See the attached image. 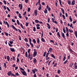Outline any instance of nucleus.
Masks as SVG:
<instances>
[{"instance_id": "1", "label": "nucleus", "mask_w": 77, "mask_h": 77, "mask_svg": "<svg viewBox=\"0 0 77 77\" xmlns=\"http://www.w3.org/2000/svg\"><path fill=\"white\" fill-rule=\"evenodd\" d=\"M29 44L31 47L33 48V45L32 43V39L30 38H29Z\"/></svg>"}, {"instance_id": "2", "label": "nucleus", "mask_w": 77, "mask_h": 77, "mask_svg": "<svg viewBox=\"0 0 77 77\" xmlns=\"http://www.w3.org/2000/svg\"><path fill=\"white\" fill-rule=\"evenodd\" d=\"M69 49H68V50H69V51H70V52L71 53H72V54L74 55V54L72 53V52L75 53V52H74V51L72 50V49H71V48H70V47H69Z\"/></svg>"}, {"instance_id": "3", "label": "nucleus", "mask_w": 77, "mask_h": 77, "mask_svg": "<svg viewBox=\"0 0 77 77\" xmlns=\"http://www.w3.org/2000/svg\"><path fill=\"white\" fill-rule=\"evenodd\" d=\"M55 20H56V19H54V18H52V20L53 23H55V24H57V22L56 21H55Z\"/></svg>"}, {"instance_id": "4", "label": "nucleus", "mask_w": 77, "mask_h": 77, "mask_svg": "<svg viewBox=\"0 0 77 77\" xmlns=\"http://www.w3.org/2000/svg\"><path fill=\"white\" fill-rule=\"evenodd\" d=\"M61 35L63 37V38L64 39H66V37H65V34H64V33H63V32H61Z\"/></svg>"}, {"instance_id": "5", "label": "nucleus", "mask_w": 77, "mask_h": 77, "mask_svg": "<svg viewBox=\"0 0 77 77\" xmlns=\"http://www.w3.org/2000/svg\"><path fill=\"white\" fill-rule=\"evenodd\" d=\"M21 72L22 73V74H23V75H26V76H27V73L25 71H21Z\"/></svg>"}, {"instance_id": "6", "label": "nucleus", "mask_w": 77, "mask_h": 77, "mask_svg": "<svg viewBox=\"0 0 77 77\" xmlns=\"http://www.w3.org/2000/svg\"><path fill=\"white\" fill-rule=\"evenodd\" d=\"M4 24H6L8 28H9V23H8V22L6 21V22H5V20H4Z\"/></svg>"}, {"instance_id": "7", "label": "nucleus", "mask_w": 77, "mask_h": 77, "mask_svg": "<svg viewBox=\"0 0 77 77\" xmlns=\"http://www.w3.org/2000/svg\"><path fill=\"white\" fill-rule=\"evenodd\" d=\"M19 8H20V10H21L22 9H23V4L22 3L21 4H19Z\"/></svg>"}, {"instance_id": "8", "label": "nucleus", "mask_w": 77, "mask_h": 77, "mask_svg": "<svg viewBox=\"0 0 77 77\" xmlns=\"http://www.w3.org/2000/svg\"><path fill=\"white\" fill-rule=\"evenodd\" d=\"M33 63L35 64L36 63H37V60H36V59L35 58H34Z\"/></svg>"}, {"instance_id": "9", "label": "nucleus", "mask_w": 77, "mask_h": 77, "mask_svg": "<svg viewBox=\"0 0 77 77\" xmlns=\"http://www.w3.org/2000/svg\"><path fill=\"white\" fill-rule=\"evenodd\" d=\"M10 50L11 51H12V52H15V49L14 48H10Z\"/></svg>"}, {"instance_id": "10", "label": "nucleus", "mask_w": 77, "mask_h": 77, "mask_svg": "<svg viewBox=\"0 0 77 77\" xmlns=\"http://www.w3.org/2000/svg\"><path fill=\"white\" fill-rule=\"evenodd\" d=\"M37 52H34V54H33V57H35V56L37 55Z\"/></svg>"}, {"instance_id": "11", "label": "nucleus", "mask_w": 77, "mask_h": 77, "mask_svg": "<svg viewBox=\"0 0 77 77\" xmlns=\"http://www.w3.org/2000/svg\"><path fill=\"white\" fill-rule=\"evenodd\" d=\"M7 64V61H5V63H4V67L5 68H7V66H6Z\"/></svg>"}, {"instance_id": "12", "label": "nucleus", "mask_w": 77, "mask_h": 77, "mask_svg": "<svg viewBox=\"0 0 77 77\" xmlns=\"http://www.w3.org/2000/svg\"><path fill=\"white\" fill-rule=\"evenodd\" d=\"M75 5V0H73L72 2V5Z\"/></svg>"}, {"instance_id": "13", "label": "nucleus", "mask_w": 77, "mask_h": 77, "mask_svg": "<svg viewBox=\"0 0 77 77\" xmlns=\"http://www.w3.org/2000/svg\"><path fill=\"white\" fill-rule=\"evenodd\" d=\"M11 71H10L8 72L7 73V74L8 76H10V75H11Z\"/></svg>"}, {"instance_id": "14", "label": "nucleus", "mask_w": 77, "mask_h": 77, "mask_svg": "<svg viewBox=\"0 0 77 77\" xmlns=\"http://www.w3.org/2000/svg\"><path fill=\"white\" fill-rule=\"evenodd\" d=\"M37 42L38 44H40V40H39V38H37Z\"/></svg>"}, {"instance_id": "15", "label": "nucleus", "mask_w": 77, "mask_h": 77, "mask_svg": "<svg viewBox=\"0 0 77 77\" xmlns=\"http://www.w3.org/2000/svg\"><path fill=\"white\" fill-rule=\"evenodd\" d=\"M32 72H31V74H33V73H34V74H35V73L36 72H35V70L34 69H32Z\"/></svg>"}, {"instance_id": "16", "label": "nucleus", "mask_w": 77, "mask_h": 77, "mask_svg": "<svg viewBox=\"0 0 77 77\" xmlns=\"http://www.w3.org/2000/svg\"><path fill=\"white\" fill-rule=\"evenodd\" d=\"M50 55H49L48 57H46V60H48V59H50Z\"/></svg>"}, {"instance_id": "17", "label": "nucleus", "mask_w": 77, "mask_h": 77, "mask_svg": "<svg viewBox=\"0 0 77 77\" xmlns=\"http://www.w3.org/2000/svg\"><path fill=\"white\" fill-rule=\"evenodd\" d=\"M63 61H65V59H66V54H64V56H63Z\"/></svg>"}, {"instance_id": "18", "label": "nucleus", "mask_w": 77, "mask_h": 77, "mask_svg": "<svg viewBox=\"0 0 77 77\" xmlns=\"http://www.w3.org/2000/svg\"><path fill=\"white\" fill-rule=\"evenodd\" d=\"M41 40L42 42H45V40L44 39V38H41Z\"/></svg>"}, {"instance_id": "19", "label": "nucleus", "mask_w": 77, "mask_h": 77, "mask_svg": "<svg viewBox=\"0 0 77 77\" xmlns=\"http://www.w3.org/2000/svg\"><path fill=\"white\" fill-rule=\"evenodd\" d=\"M39 22V21L38 20H35V23H37V24Z\"/></svg>"}, {"instance_id": "20", "label": "nucleus", "mask_w": 77, "mask_h": 77, "mask_svg": "<svg viewBox=\"0 0 77 77\" xmlns=\"http://www.w3.org/2000/svg\"><path fill=\"white\" fill-rule=\"evenodd\" d=\"M51 57H53L54 59H55V56L54 55V54H51Z\"/></svg>"}, {"instance_id": "21", "label": "nucleus", "mask_w": 77, "mask_h": 77, "mask_svg": "<svg viewBox=\"0 0 77 77\" xmlns=\"http://www.w3.org/2000/svg\"><path fill=\"white\" fill-rule=\"evenodd\" d=\"M32 42H33L34 44H36V40L35 39H33L32 41Z\"/></svg>"}, {"instance_id": "22", "label": "nucleus", "mask_w": 77, "mask_h": 77, "mask_svg": "<svg viewBox=\"0 0 77 77\" xmlns=\"http://www.w3.org/2000/svg\"><path fill=\"white\" fill-rule=\"evenodd\" d=\"M47 25L48 26V29H50V28H51V27H50V25L48 23L47 24Z\"/></svg>"}, {"instance_id": "23", "label": "nucleus", "mask_w": 77, "mask_h": 77, "mask_svg": "<svg viewBox=\"0 0 77 77\" xmlns=\"http://www.w3.org/2000/svg\"><path fill=\"white\" fill-rule=\"evenodd\" d=\"M7 59L8 60V61L10 60V57H9V56H7Z\"/></svg>"}, {"instance_id": "24", "label": "nucleus", "mask_w": 77, "mask_h": 77, "mask_svg": "<svg viewBox=\"0 0 77 77\" xmlns=\"http://www.w3.org/2000/svg\"><path fill=\"white\" fill-rule=\"evenodd\" d=\"M49 50L50 51V53H51V51H53V48H49Z\"/></svg>"}, {"instance_id": "25", "label": "nucleus", "mask_w": 77, "mask_h": 77, "mask_svg": "<svg viewBox=\"0 0 77 77\" xmlns=\"http://www.w3.org/2000/svg\"><path fill=\"white\" fill-rule=\"evenodd\" d=\"M45 10L44 11V13L46 14H47V12H48L47 10L46 9H45Z\"/></svg>"}, {"instance_id": "26", "label": "nucleus", "mask_w": 77, "mask_h": 77, "mask_svg": "<svg viewBox=\"0 0 77 77\" xmlns=\"http://www.w3.org/2000/svg\"><path fill=\"white\" fill-rule=\"evenodd\" d=\"M63 31L64 33H66V30H65V27H63Z\"/></svg>"}, {"instance_id": "27", "label": "nucleus", "mask_w": 77, "mask_h": 77, "mask_svg": "<svg viewBox=\"0 0 77 77\" xmlns=\"http://www.w3.org/2000/svg\"><path fill=\"white\" fill-rule=\"evenodd\" d=\"M38 45H37L36 46V47L37 48V49H38V48H39V47H40V45L39 44H38Z\"/></svg>"}, {"instance_id": "28", "label": "nucleus", "mask_w": 77, "mask_h": 77, "mask_svg": "<svg viewBox=\"0 0 77 77\" xmlns=\"http://www.w3.org/2000/svg\"><path fill=\"white\" fill-rule=\"evenodd\" d=\"M73 67L74 68V69H77V66L74 65L73 66Z\"/></svg>"}, {"instance_id": "29", "label": "nucleus", "mask_w": 77, "mask_h": 77, "mask_svg": "<svg viewBox=\"0 0 77 77\" xmlns=\"http://www.w3.org/2000/svg\"><path fill=\"white\" fill-rule=\"evenodd\" d=\"M66 31L67 33H69V31L68 30V27H66Z\"/></svg>"}, {"instance_id": "30", "label": "nucleus", "mask_w": 77, "mask_h": 77, "mask_svg": "<svg viewBox=\"0 0 77 77\" xmlns=\"http://www.w3.org/2000/svg\"><path fill=\"white\" fill-rule=\"evenodd\" d=\"M69 19L71 23L72 21V18H71V16H70Z\"/></svg>"}, {"instance_id": "31", "label": "nucleus", "mask_w": 77, "mask_h": 77, "mask_svg": "<svg viewBox=\"0 0 77 77\" xmlns=\"http://www.w3.org/2000/svg\"><path fill=\"white\" fill-rule=\"evenodd\" d=\"M57 35L59 36V38L60 37V33H59V32H58Z\"/></svg>"}, {"instance_id": "32", "label": "nucleus", "mask_w": 77, "mask_h": 77, "mask_svg": "<svg viewBox=\"0 0 77 77\" xmlns=\"http://www.w3.org/2000/svg\"><path fill=\"white\" fill-rule=\"evenodd\" d=\"M24 41H25L26 42H28L29 40H28L27 38H25L24 39Z\"/></svg>"}, {"instance_id": "33", "label": "nucleus", "mask_w": 77, "mask_h": 77, "mask_svg": "<svg viewBox=\"0 0 77 77\" xmlns=\"http://www.w3.org/2000/svg\"><path fill=\"white\" fill-rule=\"evenodd\" d=\"M72 66H73V63H70V64H69V66H70V67H72Z\"/></svg>"}, {"instance_id": "34", "label": "nucleus", "mask_w": 77, "mask_h": 77, "mask_svg": "<svg viewBox=\"0 0 77 77\" xmlns=\"http://www.w3.org/2000/svg\"><path fill=\"white\" fill-rule=\"evenodd\" d=\"M11 75V76H14V77H16L15 75V74H14L12 73L11 74V75Z\"/></svg>"}, {"instance_id": "35", "label": "nucleus", "mask_w": 77, "mask_h": 77, "mask_svg": "<svg viewBox=\"0 0 77 77\" xmlns=\"http://www.w3.org/2000/svg\"><path fill=\"white\" fill-rule=\"evenodd\" d=\"M13 60H14V61H15V57H13V59H12Z\"/></svg>"}, {"instance_id": "36", "label": "nucleus", "mask_w": 77, "mask_h": 77, "mask_svg": "<svg viewBox=\"0 0 77 77\" xmlns=\"http://www.w3.org/2000/svg\"><path fill=\"white\" fill-rule=\"evenodd\" d=\"M25 56L26 57H28V56H27V52H26Z\"/></svg>"}, {"instance_id": "37", "label": "nucleus", "mask_w": 77, "mask_h": 77, "mask_svg": "<svg viewBox=\"0 0 77 77\" xmlns=\"http://www.w3.org/2000/svg\"><path fill=\"white\" fill-rule=\"evenodd\" d=\"M19 17L20 18H22V16H21V14L20 13L19 14Z\"/></svg>"}, {"instance_id": "38", "label": "nucleus", "mask_w": 77, "mask_h": 77, "mask_svg": "<svg viewBox=\"0 0 77 77\" xmlns=\"http://www.w3.org/2000/svg\"><path fill=\"white\" fill-rule=\"evenodd\" d=\"M20 25L21 28L23 29H24V27H23V24H22V23H20Z\"/></svg>"}, {"instance_id": "39", "label": "nucleus", "mask_w": 77, "mask_h": 77, "mask_svg": "<svg viewBox=\"0 0 77 77\" xmlns=\"http://www.w3.org/2000/svg\"><path fill=\"white\" fill-rule=\"evenodd\" d=\"M5 35L6 36H9V35H8V33L7 32H5Z\"/></svg>"}, {"instance_id": "40", "label": "nucleus", "mask_w": 77, "mask_h": 77, "mask_svg": "<svg viewBox=\"0 0 77 77\" xmlns=\"http://www.w3.org/2000/svg\"><path fill=\"white\" fill-rule=\"evenodd\" d=\"M60 70L59 69L57 71V73L58 74H60Z\"/></svg>"}, {"instance_id": "41", "label": "nucleus", "mask_w": 77, "mask_h": 77, "mask_svg": "<svg viewBox=\"0 0 77 77\" xmlns=\"http://www.w3.org/2000/svg\"><path fill=\"white\" fill-rule=\"evenodd\" d=\"M69 31L70 33H72L73 32V31L72 30H71V29H69Z\"/></svg>"}, {"instance_id": "42", "label": "nucleus", "mask_w": 77, "mask_h": 77, "mask_svg": "<svg viewBox=\"0 0 77 77\" xmlns=\"http://www.w3.org/2000/svg\"><path fill=\"white\" fill-rule=\"evenodd\" d=\"M35 72H38V69H36V68H35L34 69Z\"/></svg>"}, {"instance_id": "43", "label": "nucleus", "mask_w": 77, "mask_h": 77, "mask_svg": "<svg viewBox=\"0 0 77 77\" xmlns=\"http://www.w3.org/2000/svg\"><path fill=\"white\" fill-rule=\"evenodd\" d=\"M7 10L11 12V10L9 9V8L8 7H7Z\"/></svg>"}, {"instance_id": "44", "label": "nucleus", "mask_w": 77, "mask_h": 77, "mask_svg": "<svg viewBox=\"0 0 77 77\" xmlns=\"http://www.w3.org/2000/svg\"><path fill=\"white\" fill-rule=\"evenodd\" d=\"M68 3L69 5H71V0L68 1Z\"/></svg>"}, {"instance_id": "45", "label": "nucleus", "mask_w": 77, "mask_h": 77, "mask_svg": "<svg viewBox=\"0 0 77 77\" xmlns=\"http://www.w3.org/2000/svg\"><path fill=\"white\" fill-rule=\"evenodd\" d=\"M17 23L18 25H20V23L19 22V20H17Z\"/></svg>"}, {"instance_id": "46", "label": "nucleus", "mask_w": 77, "mask_h": 77, "mask_svg": "<svg viewBox=\"0 0 77 77\" xmlns=\"http://www.w3.org/2000/svg\"><path fill=\"white\" fill-rule=\"evenodd\" d=\"M70 57V55H69V56H68L67 57V59H68V60H69V59H70V58H71Z\"/></svg>"}, {"instance_id": "47", "label": "nucleus", "mask_w": 77, "mask_h": 77, "mask_svg": "<svg viewBox=\"0 0 77 77\" xmlns=\"http://www.w3.org/2000/svg\"><path fill=\"white\" fill-rule=\"evenodd\" d=\"M29 0H25V2L26 3H27L29 2Z\"/></svg>"}, {"instance_id": "48", "label": "nucleus", "mask_w": 77, "mask_h": 77, "mask_svg": "<svg viewBox=\"0 0 77 77\" xmlns=\"http://www.w3.org/2000/svg\"><path fill=\"white\" fill-rule=\"evenodd\" d=\"M33 30L34 32H36V28L35 27H33Z\"/></svg>"}, {"instance_id": "49", "label": "nucleus", "mask_w": 77, "mask_h": 77, "mask_svg": "<svg viewBox=\"0 0 77 77\" xmlns=\"http://www.w3.org/2000/svg\"><path fill=\"white\" fill-rule=\"evenodd\" d=\"M29 23H28L27 22H26V27H27V26H29Z\"/></svg>"}, {"instance_id": "50", "label": "nucleus", "mask_w": 77, "mask_h": 77, "mask_svg": "<svg viewBox=\"0 0 77 77\" xmlns=\"http://www.w3.org/2000/svg\"><path fill=\"white\" fill-rule=\"evenodd\" d=\"M45 55H46V51H45L44 52L43 54V57H45Z\"/></svg>"}, {"instance_id": "51", "label": "nucleus", "mask_w": 77, "mask_h": 77, "mask_svg": "<svg viewBox=\"0 0 77 77\" xmlns=\"http://www.w3.org/2000/svg\"><path fill=\"white\" fill-rule=\"evenodd\" d=\"M9 43L11 44H12L14 43V42L12 41H9Z\"/></svg>"}, {"instance_id": "52", "label": "nucleus", "mask_w": 77, "mask_h": 77, "mask_svg": "<svg viewBox=\"0 0 77 77\" xmlns=\"http://www.w3.org/2000/svg\"><path fill=\"white\" fill-rule=\"evenodd\" d=\"M57 65V63H55L54 65V67H56Z\"/></svg>"}, {"instance_id": "53", "label": "nucleus", "mask_w": 77, "mask_h": 77, "mask_svg": "<svg viewBox=\"0 0 77 77\" xmlns=\"http://www.w3.org/2000/svg\"><path fill=\"white\" fill-rule=\"evenodd\" d=\"M11 26H12V28L13 29H15L16 28H15V27L14 26H13V25H11Z\"/></svg>"}, {"instance_id": "54", "label": "nucleus", "mask_w": 77, "mask_h": 77, "mask_svg": "<svg viewBox=\"0 0 77 77\" xmlns=\"http://www.w3.org/2000/svg\"><path fill=\"white\" fill-rule=\"evenodd\" d=\"M3 2H4L5 5H6L7 4V3H6V1L5 0H4L3 1Z\"/></svg>"}, {"instance_id": "55", "label": "nucleus", "mask_w": 77, "mask_h": 77, "mask_svg": "<svg viewBox=\"0 0 77 77\" xmlns=\"http://www.w3.org/2000/svg\"><path fill=\"white\" fill-rule=\"evenodd\" d=\"M67 62H68V60H66V61L63 63V64H66Z\"/></svg>"}, {"instance_id": "56", "label": "nucleus", "mask_w": 77, "mask_h": 77, "mask_svg": "<svg viewBox=\"0 0 77 77\" xmlns=\"http://www.w3.org/2000/svg\"><path fill=\"white\" fill-rule=\"evenodd\" d=\"M66 36L69 37V32H67L66 34Z\"/></svg>"}, {"instance_id": "57", "label": "nucleus", "mask_w": 77, "mask_h": 77, "mask_svg": "<svg viewBox=\"0 0 77 77\" xmlns=\"http://www.w3.org/2000/svg\"><path fill=\"white\" fill-rule=\"evenodd\" d=\"M19 61H20L19 58H17V63H18V62H19Z\"/></svg>"}, {"instance_id": "58", "label": "nucleus", "mask_w": 77, "mask_h": 77, "mask_svg": "<svg viewBox=\"0 0 77 77\" xmlns=\"http://www.w3.org/2000/svg\"><path fill=\"white\" fill-rule=\"evenodd\" d=\"M48 55H49V53H47L46 55V57H48Z\"/></svg>"}, {"instance_id": "59", "label": "nucleus", "mask_w": 77, "mask_h": 77, "mask_svg": "<svg viewBox=\"0 0 77 77\" xmlns=\"http://www.w3.org/2000/svg\"><path fill=\"white\" fill-rule=\"evenodd\" d=\"M8 45L10 47H12V46H14V45L10 44L9 42H8Z\"/></svg>"}, {"instance_id": "60", "label": "nucleus", "mask_w": 77, "mask_h": 77, "mask_svg": "<svg viewBox=\"0 0 77 77\" xmlns=\"http://www.w3.org/2000/svg\"><path fill=\"white\" fill-rule=\"evenodd\" d=\"M63 16V19H64V20H65V15L63 14L62 15Z\"/></svg>"}, {"instance_id": "61", "label": "nucleus", "mask_w": 77, "mask_h": 77, "mask_svg": "<svg viewBox=\"0 0 77 77\" xmlns=\"http://www.w3.org/2000/svg\"><path fill=\"white\" fill-rule=\"evenodd\" d=\"M19 75V74H18V72H17L16 73H15V75L16 76H18Z\"/></svg>"}, {"instance_id": "62", "label": "nucleus", "mask_w": 77, "mask_h": 77, "mask_svg": "<svg viewBox=\"0 0 77 77\" xmlns=\"http://www.w3.org/2000/svg\"><path fill=\"white\" fill-rule=\"evenodd\" d=\"M26 44L28 47H30V45H29L28 43H26Z\"/></svg>"}, {"instance_id": "63", "label": "nucleus", "mask_w": 77, "mask_h": 77, "mask_svg": "<svg viewBox=\"0 0 77 77\" xmlns=\"http://www.w3.org/2000/svg\"><path fill=\"white\" fill-rule=\"evenodd\" d=\"M31 9H30V8H29L28 9V12H30Z\"/></svg>"}, {"instance_id": "64", "label": "nucleus", "mask_w": 77, "mask_h": 77, "mask_svg": "<svg viewBox=\"0 0 77 77\" xmlns=\"http://www.w3.org/2000/svg\"><path fill=\"white\" fill-rule=\"evenodd\" d=\"M20 69H21V70H22V71H24V69H23V68H22V67H20Z\"/></svg>"}]
</instances>
